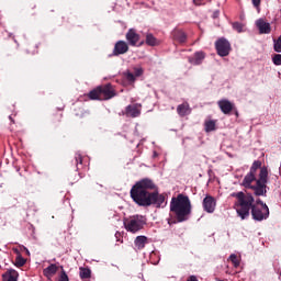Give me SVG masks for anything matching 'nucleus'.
Returning <instances> with one entry per match:
<instances>
[{
    "label": "nucleus",
    "mask_w": 281,
    "mask_h": 281,
    "mask_svg": "<svg viewBox=\"0 0 281 281\" xmlns=\"http://www.w3.org/2000/svg\"><path fill=\"white\" fill-rule=\"evenodd\" d=\"M131 199L139 207H164L166 201L165 194L159 193V188L148 178L142 179L131 188Z\"/></svg>",
    "instance_id": "obj_1"
},
{
    "label": "nucleus",
    "mask_w": 281,
    "mask_h": 281,
    "mask_svg": "<svg viewBox=\"0 0 281 281\" xmlns=\"http://www.w3.org/2000/svg\"><path fill=\"white\" fill-rule=\"evenodd\" d=\"M269 171L267 166H262L259 173V179L254 173H247L243 180L241 186L251 190L256 196H267Z\"/></svg>",
    "instance_id": "obj_2"
},
{
    "label": "nucleus",
    "mask_w": 281,
    "mask_h": 281,
    "mask_svg": "<svg viewBox=\"0 0 281 281\" xmlns=\"http://www.w3.org/2000/svg\"><path fill=\"white\" fill-rule=\"evenodd\" d=\"M170 212L175 214L177 223H183L190 220L192 214V203L190 198L178 194L177 198H172L170 202Z\"/></svg>",
    "instance_id": "obj_3"
},
{
    "label": "nucleus",
    "mask_w": 281,
    "mask_h": 281,
    "mask_svg": "<svg viewBox=\"0 0 281 281\" xmlns=\"http://www.w3.org/2000/svg\"><path fill=\"white\" fill-rule=\"evenodd\" d=\"M232 196L237 198V213L239 217L245 221L250 216V210L256 205L252 194L238 192L233 193Z\"/></svg>",
    "instance_id": "obj_4"
},
{
    "label": "nucleus",
    "mask_w": 281,
    "mask_h": 281,
    "mask_svg": "<svg viewBox=\"0 0 281 281\" xmlns=\"http://www.w3.org/2000/svg\"><path fill=\"white\" fill-rule=\"evenodd\" d=\"M115 89L111 83L99 86L89 93V99L92 101H109L115 98Z\"/></svg>",
    "instance_id": "obj_5"
},
{
    "label": "nucleus",
    "mask_w": 281,
    "mask_h": 281,
    "mask_svg": "<svg viewBox=\"0 0 281 281\" xmlns=\"http://www.w3.org/2000/svg\"><path fill=\"white\" fill-rule=\"evenodd\" d=\"M251 217L256 222H262L270 215L269 206L261 200H257L255 206L250 209Z\"/></svg>",
    "instance_id": "obj_6"
},
{
    "label": "nucleus",
    "mask_w": 281,
    "mask_h": 281,
    "mask_svg": "<svg viewBox=\"0 0 281 281\" xmlns=\"http://www.w3.org/2000/svg\"><path fill=\"white\" fill-rule=\"evenodd\" d=\"M124 225L127 232L136 234L146 225V218L144 215H132L125 221Z\"/></svg>",
    "instance_id": "obj_7"
},
{
    "label": "nucleus",
    "mask_w": 281,
    "mask_h": 281,
    "mask_svg": "<svg viewBox=\"0 0 281 281\" xmlns=\"http://www.w3.org/2000/svg\"><path fill=\"white\" fill-rule=\"evenodd\" d=\"M215 50L221 57H227L232 52V44L224 37L215 42Z\"/></svg>",
    "instance_id": "obj_8"
},
{
    "label": "nucleus",
    "mask_w": 281,
    "mask_h": 281,
    "mask_svg": "<svg viewBox=\"0 0 281 281\" xmlns=\"http://www.w3.org/2000/svg\"><path fill=\"white\" fill-rule=\"evenodd\" d=\"M140 108L142 105L138 103L130 104L125 110V115L131 119H137L140 116V113H142Z\"/></svg>",
    "instance_id": "obj_9"
},
{
    "label": "nucleus",
    "mask_w": 281,
    "mask_h": 281,
    "mask_svg": "<svg viewBox=\"0 0 281 281\" xmlns=\"http://www.w3.org/2000/svg\"><path fill=\"white\" fill-rule=\"evenodd\" d=\"M203 210L209 213V214H212L215 212L216 210V200L211 196V195H207L205 196V199L203 200Z\"/></svg>",
    "instance_id": "obj_10"
},
{
    "label": "nucleus",
    "mask_w": 281,
    "mask_h": 281,
    "mask_svg": "<svg viewBox=\"0 0 281 281\" xmlns=\"http://www.w3.org/2000/svg\"><path fill=\"white\" fill-rule=\"evenodd\" d=\"M128 44L124 41H119L114 44L113 56L124 55L128 52Z\"/></svg>",
    "instance_id": "obj_11"
},
{
    "label": "nucleus",
    "mask_w": 281,
    "mask_h": 281,
    "mask_svg": "<svg viewBox=\"0 0 281 281\" xmlns=\"http://www.w3.org/2000/svg\"><path fill=\"white\" fill-rule=\"evenodd\" d=\"M206 54L203 50L195 52L191 57L188 58L189 64L192 66L202 65Z\"/></svg>",
    "instance_id": "obj_12"
},
{
    "label": "nucleus",
    "mask_w": 281,
    "mask_h": 281,
    "mask_svg": "<svg viewBox=\"0 0 281 281\" xmlns=\"http://www.w3.org/2000/svg\"><path fill=\"white\" fill-rule=\"evenodd\" d=\"M126 40L131 46L135 47L140 40V35L135 29H130L126 33Z\"/></svg>",
    "instance_id": "obj_13"
},
{
    "label": "nucleus",
    "mask_w": 281,
    "mask_h": 281,
    "mask_svg": "<svg viewBox=\"0 0 281 281\" xmlns=\"http://www.w3.org/2000/svg\"><path fill=\"white\" fill-rule=\"evenodd\" d=\"M218 106L225 115H229L234 109V104L227 99L220 100Z\"/></svg>",
    "instance_id": "obj_14"
},
{
    "label": "nucleus",
    "mask_w": 281,
    "mask_h": 281,
    "mask_svg": "<svg viewBox=\"0 0 281 281\" xmlns=\"http://www.w3.org/2000/svg\"><path fill=\"white\" fill-rule=\"evenodd\" d=\"M143 74H144V69H143L142 67H135V68H134V74L127 71V72L125 74V78H126V80H127L128 82L133 83V82L136 81V78L143 76Z\"/></svg>",
    "instance_id": "obj_15"
},
{
    "label": "nucleus",
    "mask_w": 281,
    "mask_h": 281,
    "mask_svg": "<svg viewBox=\"0 0 281 281\" xmlns=\"http://www.w3.org/2000/svg\"><path fill=\"white\" fill-rule=\"evenodd\" d=\"M61 267L63 266H57L55 263H52L47 268H44L43 276L48 280H50V278H53L57 273L58 269H61Z\"/></svg>",
    "instance_id": "obj_16"
},
{
    "label": "nucleus",
    "mask_w": 281,
    "mask_h": 281,
    "mask_svg": "<svg viewBox=\"0 0 281 281\" xmlns=\"http://www.w3.org/2000/svg\"><path fill=\"white\" fill-rule=\"evenodd\" d=\"M171 35L177 43L183 44L187 41V34L182 30H173Z\"/></svg>",
    "instance_id": "obj_17"
},
{
    "label": "nucleus",
    "mask_w": 281,
    "mask_h": 281,
    "mask_svg": "<svg viewBox=\"0 0 281 281\" xmlns=\"http://www.w3.org/2000/svg\"><path fill=\"white\" fill-rule=\"evenodd\" d=\"M177 114L180 116V117H184L187 115H190L191 114V108H190V104L188 102H184L180 105L177 106Z\"/></svg>",
    "instance_id": "obj_18"
},
{
    "label": "nucleus",
    "mask_w": 281,
    "mask_h": 281,
    "mask_svg": "<svg viewBox=\"0 0 281 281\" xmlns=\"http://www.w3.org/2000/svg\"><path fill=\"white\" fill-rule=\"evenodd\" d=\"M256 24H257V27H258L260 34H270L271 33V26L269 23H266L265 20L259 19Z\"/></svg>",
    "instance_id": "obj_19"
},
{
    "label": "nucleus",
    "mask_w": 281,
    "mask_h": 281,
    "mask_svg": "<svg viewBox=\"0 0 281 281\" xmlns=\"http://www.w3.org/2000/svg\"><path fill=\"white\" fill-rule=\"evenodd\" d=\"M19 272L16 270H7L2 274V281H18Z\"/></svg>",
    "instance_id": "obj_20"
},
{
    "label": "nucleus",
    "mask_w": 281,
    "mask_h": 281,
    "mask_svg": "<svg viewBox=\"0 0 281 281\" xmlns=\"http://www.w3.org/2000/svg\"><path fill=\"white\" fill-rule=\"evenodd\" d=\"M146 243H147V237L144 235H139L135 238L134 245L137 249L142 250L145 248Z\"/></svg>",
    "instance_id": "obj_21"
},
{
    "label": "nucleus",
    "mask_w": 281,
    "mask_h": 281,
    "mask_svg": "<svg viewBox=\"0 0 281 281\" xmlns=\"http://www.w3.org/2000/svg\"><path fill=\"white\" fill-rule=\"evenodd\" d=\"M14 254H16L15 258V266L16 267H24L26 263V259L21 255L20 250L14 249Z\"/></svg>",
    "instance_id": "obj_22"
},
{
    "label": "nucleus",
    "mask_w": 281,
    "mask_h": 281,
    "mask_svg": "<svg viewBox=\"0 0 281 281\" xmlns=\"http://www.w3.org/2000/svg\"><path fill=\"white\" fill-rule=\"evenodd\" d=\"M146 44H147L148 46L155 47V46H158V45H159V42H158V40L154 36V34L148 33L147 36H146Z\"/></svg>",
    "instance_id": "obj_23"
},
{
    "label": "nucleus",
    "mask_w": 281,
    "mask_h": 281,
    "mask_svg": "<svg viewBox=\"0 0 281 281\" xmlns=\"http://www.w3.org/2000/svg\"><path fill=\"white\" fill-rule=\"evenodd\" d=\"M79 277L81 280H89L91 278L90 268H79Z\"/></svg>",
    "instance_id": "obj_24"
},
{
    "label": "nucleus",
    "mask_w": 281,
    "mask_h": 281,
    "mask_svg": "<svg viewBox=\"0 0 281 281\" xmlns=\"http://www.w3.org/2000/svg\"><path fill=\"white\" fill-rule=\"evenodd\" d=\"M82 162H83L82 155L80 153H76L72 164L76 165L77 171L80 170V166H82Z\"/></svg>",
    "instance_id": "obj_25"
},
{
    "label": "nucleus",
    "mask_w": 281,
    "mask_h": 281,
    "mask_svg": "<svg viewBox=\"0 0 281 281\" xmlns=\"http://www.w3.org/2000/svg\"><path fill=\"white\" fill-rule=\"evenodd\" d=\"M262 166V162L260 160H256L255 162H252V165L250 166V169H249V173L250 175H257V170L260 169L261 170V167Z\"/></svg>",
    "instance_id": "obj_26"
},
{
    "label": "nucleus",
    "mask_w": 281,
    "mask_h": 281,
    "mask_svg": "<svg viewBox=\"0 0 281 281\" xmlns=\"http://www.w3.org/2000/svg\"><path fill=\"white\" fill-rule=\"evenodd\" d=\"M215 128H216L215 121H207V122H205V131L207 133L215 131Z\"/></svg>",
    "instance_id": "obj_27"
},
{
    "label": "nucleus",
    "mask_w": 281,
    "mask_h": 281,
    "mask_svg": "<svg viewBox=\"0 0 281 281\" xmlns=\"http://www.w3.org/2000/svg\"><path fill=\"white\" fill-rule=\"evenodd\" d=\"M229 260L233 263V266H235V268L239 267L240 262L236 254H231Z\"/></svg>",
    "instance_id": "obj_28"
},
{
    "label": "nucleus",
    "mask_w": 281,
    "mask_h": 281,
    "mask_svg": "<svg viewBox=\"0 0 281 281\" xmlns=\"http://www.w3.org/2000/svg\"><path fill=\"white\" fill-rule=\"evenodd\" d=\"M274 45H273V49L277 53H281V35L279 36L278 40L273 41Z\"/></svg>",
    "instance_id": "obj_29"
},
{
    "label": "nucleus",
    "mask_w": 281,
    "mask_h": 281,
    "mask_svg": "<svg viewBox=\"0 0 281 281\" xmlns=\"http://www.w3.org/2000/svg\"><path fill=\"white\" fill-rule=\"evenodd\" d=\"M60 270H61L60 276L57 281H69V277L66 273V271L64 270V267H60Z\"/></svg>",
    "instance_id": "obj_30"
},
{
    "label": "nucleus",
    "mask_w": 281,
    "mask_h": 281,
    "mask_svg": "<svg viewBox=\"0 0 281 281\" xmlns=\"http://www.w3.org/2000/svg\"><path fill=\"white\" fill-rule=\"evenodd\" d=\"M233 30L237 31L238 33H243V29L245 27L244 24L235 22L232 24Z\"/></svg>",
    "instance_id": "obj_31"
},
{
    "label": "nucleus",
    "mask_w": 281,
    "mask_h": 281,
    "mask_svg": "<svg viewBox=\"0 0 281 281\" xmlns=\"http://www.w3.org/2000/svg\"><path fill=\"white\" fill-rule=\"evenodd\" d=\"M272 61L276 66H281V55L280 54H274L272 57Z\"/></svg>",
    "instance_id": "obj_32"
},
{
    "label": "nucleus",
    "mask_w": 281,
    "mask_h": 281,
    "mask_svg": "<svg viewBox=\"0 0 281 281\" xmlns=\"http://www.w3.org/2000/svg\"><path fill=\"white\" fill-rule=\"evenodd\" d=\"M251 3H252V7H255L259 11L261 0H251Z\"/></svg>",
    "instance_id": "obj_33"
},
{
    "label": "nucleus",
    "mask_w": 281,
    "mask_h": 281,
    "mask_svg": "<svg viewBox=\"0 0 281 281\" xmlns=\"http://www.w3.org/2000/svg\"><path fill=\"white\" fill-rule=\"evenodd\" d=\"M115 238H116V241H121L122 235L120 232L115 233Z\"/></svg>",
    "instance_id": "obj_34"
},
{
    "label": "nucleus",
    "mask_w": 281,
    "mask_h": 281,
    "mask_svg": "<svg viewBox=\"0 0 281 281\" xmlns=\"http://www.w3.org/2000/svg\"><path fill=\"white\" fill-rule=\"evenodd\" d=\"M56 117H57L56 122H61L63 113L56 114Z\"/></svg>",
    "instance_id": "obj_35"
},
{
    "label": "nucleus",
    "mask_w": 281,
    "mask_h": 281,
    "mask_svg": "<svg viewBox=\"0 0 281 281\" xmlns=\"http://www.w3.org/2000/svg\"><path fill=\"white\" fill-rule=\"evenodd\" d=\"M187 281H199L195 276H190Z\"/></svg>",
    "instance_id": "obj_36"
},
{
    "label": "nucleus",
    "mask_w": 281,
    "mask_h": 281,
    "mask_svg": "<svg viewBox=\"0 0 281 281\" xmlns=\"http://www.w3.org/2000/svg\"><path fill=\"white\" fill-rule=\"evenodd\" d=\"M203 0H193V3L195 4V5H202L203 3Z\"/></svg>",
    "instance_id": "obj_37"
},
{
    "label": "nucleus",
    "mask_w": 281,
    "mask_h": 281,
    "mask_svg": "<svg viewBox=\"0 0 281 281\" xmlns=\"http://www.w3.org/2000/svg\"><path fill=\"white\" fill-rule=\"evenodd\" d=\"M218 15H220V12H218V11H215V12L213 13V18H214V19H217Z\"/></svg>",
    "instance_id": "obj_38"
},
{
    "label": "nucleus",
    "mask_w": 281,
    "mask_h": 281,
    "mask_svg": "<svg viewBox=\"0 0 281 281\" xmlns=\"http://www.w3.org/2000/svg\"><path fill=\"white\" fill-rule=\"evenodd\" d=\"M23 250L25 251V254H26L27 256H30V250H29L26 247H23Z\"/></svg>",
    "instance_id": "obj_39"
}]
</instances>
